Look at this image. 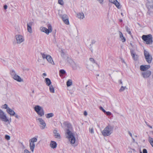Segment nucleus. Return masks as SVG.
<instances>
[{"label": "nucleus", "instance_id": "nucleus-1", "mask_svg": "<svg viewBox=\"0 0 153 153\" xmlns=\"http://www.w3.org/2000/svg\"><path fill=\"white\" fill-rule=\"evenodd\" d=\"M67 128L65 132L66 138L70 142L71 144H74L75 141V138L74 133L72 132V128L71 125L68 124Z\"/></svg>", "mask_w": 153, "mask_h": 153}, {"label": "nucleus", "instance_id": "nucleus-2", "mask_svg": "<svg viewBox=\"0 0 153 153\" xmlns=\"http://www.w3.org/2000/svg\"><path fill=\"white\" fill-rule=\"evenodd\" d=\"M114 126L110 125L106 127L102 132V134L105 137L109 136L112 133Z\"/></svg>", "mask_w": 153, "mask_h": 153}, {"label": "nucleus", "instance_id": "nucleus-3", "mask_svg": "<svg viewBox=\"0 0 153 153\" xmlns=\"http://www.w3.org/2000/svg\"><path fill=\"white\" fill-rule=\"evenodd\" d=\"M10 73L12 78L14 80L19 82H23V79L19 76L16 73L14 70H11L10 71Z\"/></svg>", "mask_w": 153, "mask_h": 153}, {"label": "nucleus", "instance_id": "nucleus-4", "mask_svg": "<svg viewBox=\"0 0 153 153\" xmlns=\"http://www.w3.org/2000/svg\"><path fill=\"white\" fill-rule=\"evenodd\" d=\"M0 120L5 123H7L8 124H10L11 122V119H9L7 116L6 114L1 109H0Z\"/></svg>", "mask_w": 153, "mask_h": 153}, {"label": "nucleus", "instance_id": "nucleus-5", "mask_svg": "<svg viewBox=\"0 0 153 153\" xmlns=\"http://www.w3.org/2000/svg\"><path fill=\"white\" fill-rule=\"evenodd\" d=\"M35 111L40 117H42L44 115L45 112L43 108L39 105H36L34 108Z\"/></svg>", "mask_w": 153, "mask_h": 153}, {"label": "nucleus", "instance_id": "nucleus-6", "mask_svg": "<svg viewBox=\"0 0 153 153\" xmlns=\"http://www.w3.org/2000/svg\"><path fill=\"white\" fill-rule=\"evenodd\" d=\"M37 140V137H34L31 138L29 140V146L30 150L33 152L34 149L35 148V143L36 142Z\"/></svg>", "mask_w": 153, "mask_h": 153}, {"label": "nucleus", "instance_id": "nucleus-7", "mask_svg": "<svg viewBox=\"0 0 153 153\" xmlns=\"http://www.w3.org/2000/svg\"><path fill=\"white\" fill-rule=\"evenodd\" d=\"M142 38L147 44H151L152 42V37L151 34L147 35H143L142 36Z\"/></svg>", "mask_w": 153, "mask_h": 153}, {"label": "nucleus", "instance_id": "nucleus-8", "mask_svg": "<svg viewBox=\"0 0 153 153\" xmlns=\"http://www.w3.org/2000/svg\"><path fill=\"white\" fill-rule=\"evenodd\" d=\"M41 55L43 59H46L52 65H54V63L52 57L49 55H47L45 53H41Z\"/></svg>", "mask_w": 153, "mask_h": 153}, {"label": "nucleus", "instance_id": "nucleus-9", "mask_svg": "<svg viewBox=\"0 0 153 153\" xmlns=\"http://www.w3.org/2000/svg\"><path fill=\"white\" fill-rule=\"evenodd\" d=\"M47 27L48 29L43 27H41L40 28V30L42 32L45 33L47 34H48L49 33H51L52 31V27L51 25L50 24L47 25Z\"/></svg>", "mask_w": 153, "mask_h": 153}, {"label": "nucleus", "instance_id": "nucleus-10", "mask_svg": "<svg viewBox=\"0 0 153 153\" xmlns=\"http://www.w3.org/2000/svg\"><path fill=\"white\" fill-rule=\"evenodd\" d=\"M144 54L146 61L148 63H150L152 59V56L148 51L146 50L144 51Z\"/></svg>", "mask_w": 153, "mask_h": 153}, {"label": "nucleus", "instance_id": "nucleus-11", "mask_svg": "<svg viewBox=\"0 0 153 153\" xmlns=\"http://www.w3.org/2000/svg\"><path fill=\"white\" fill-rule=\"evenodd\" d=\"M36 120L39 123L40 127L41 129H43L45 128L46 126V124L42 118H36Z\"/></svg>", "mask_w": 153, "mask_h": 153}, {"label": "nucleus", "instance_id": "nucleus-12", "mask_svg": "<svg viewBox=\"0 0 153 153\" xmlns=\"http://www.w3.org/2000/svg\"><path fill=\"white\" fill-rule=\"evenodd\" d=\"M16 38L17 43L20 44L23 42L24 40L23 37L21 35H17L16 36Z\"/></svg>", "mask_w": 153, "mask_h": 153}, {"label": "nucleus", "instance_id": "nucleus-13", "mask_svg": "<svg viewBox=\"0 0 153 153\" xmlns=\"http://www.w3.org/2000/svg\"><path fill=\"white\" fill-rule=\"evenodd\" d=\"M33 25L34 22H31L27 23V30L30 33H32L31 27Z\"/></svg>", "mask_w": 153, "mask_h": 153}, {"label": "nucleus", "instance_id": "nucleus-14", "mask_svg": "<svg viewBox=\"0 0 153 153\" xmlns=\"http://www.w3.org/2000/svg\"><path fill=\"white\" fill-rule=\"evenodd\" d=\"M131 55L133 59L135 61H137L138 60V56L136 54L135 52L133 50H131Z\"/></svg>", "mask_w": 153, "mask_h": 153}, {"label": "nucleus", "instance_id": "nucleus-15", "mask_svg": "<svg viewBox=\"0 0 153 153\" xmlns=\"http://www.w3.org/2000/svg\"><path fill=\"white\" fill-rule=\"evenodd\" d=\"M151 74V72L150 71H146L143 72L142 73V74L144 78H147Z\"/></svg>", "mask_w": 153, "mask_h": 153}, {"label": "nucleus", "instance_id": "nucleus-16", "mask_svg": "<svg viewBox=\"0 0 153 153\" xmlns=\"http://www.w3.org/2000/svg\"><path fill=\"white\" fill-rule=\"evenodd\" d=\"M62 18L63 21L67 25H68L69 24L68 17L66 15H63L62 17Z\"/></svg>", "mask_w": 153, "mask_h": 153}, {"label": "nucleus", "instance_id": "nucleus-17", "mask_svg": "<svg viewBox=\"0 0 153 153\" xmlns=\"http://www.w3.org/2000/svg\"><path fill=\"white\" fill-rule=\"evenodd\" d=\"M150 67L149 65H141L140 67V69L141 71H145L148 69Z\"/></svg>", "mask_w": 153, "mask_h": 153}, {"label": "nucleus", "instance_id": "nucleus-18", "mask_svg": "<svg viewBox=\"0 0 153 153\" xmlns=\"http://www.w3.org/2000/svg\"><path fill=\"white\" fill-rule=\"evenodd\" d=\"M77 17L80 20H82L85 18V15L82 12L79 13L77 14Z\"/></svg>", "mask_w": 153, "mask_h": 153}, {"label": "nucleus", "instance_id": "nucleus-19", "mask_svg": "<svg viewBox=\"0 0 153 153\" xmlns=\"http://www.w3.org/2000/svg\"><path fill=\"white\" fill-rule=\"evenodd\" d=\"M7 111L8 113L11 116L14 115L15 112L12 109L10 108H8L7 110Z\"/></svg>", "mask_w": 153, "mask_h": 153}, {"label": "nucleus", "instance_id": "nucleus-20", "mask_svg": "<svg viewBox=\"0 0 153 153\" xmlns=\"http://www.w3.org/2000/svg\"><path fill=\"white\" fill-rule=\"evenodd\" d=\"M119 36L120 39V40L123 42H124L126 41V39L123 36V33L120 31H119Z\"/></svg>", "mask_w": 153, "mask_h": 153}, {"label": "nucleus", "instance_id": "nucleus-21", "mask_svg": "<svg viewBox=\"0 0 153 153\" xmlns=\"http://www.w3.org/2000/svg\"><path fill=\"white\" fill-rule=\"evenodd\" d=\"M50 146L52 148L55 149L57 146V144L55 142L52 141L51 142Z\"/></svg>", "mask_w": 153, "mask_h": 153}, {"label": "nucleus", "instance_id": "nucleus-22", "mask_svg": "<svg viewBox=\"0 0 153 153\" xmlns=\"http://www.w3.org/2000/svg\"><path fill=\"white\" fill-rule=\"evenodd\" d=\"M45 81L46 85L47 86H49L51 85V82L50 79L49 78H45Z\"/></svg>", "mask_w": 153, "mask_h": 153}, {"label": "nucleus", "instance_id": "nucleus-23", "mask_svg": "<svg viewBox=\"0 0 153 153\" xmlns=\"http://www.w3.org/2000/svg\"><path fill=\"white\" fill-rule=\"evenodd\" d=\"M54 136L55 138L58 139L60 138V134L57 132V131L56 130H54Z\"/></svg>", "mask_w": 153, "mask_h": 153}, {"label": "nucleus", "instance_id": "nucleus-24", "mask_svg": "<svg viewBox=\"0 0 153 153\" xmlns=\"http://www.w3.org/2000/svg\"><path fill=\"white\" fill-rule=\"evenodd\" d=\"M46 117L47 118H49L52 117L54 116V114L52 113H48L45 115Z\"/></svg>", "mask_w": 153, "mask_h": 153}, {"label": "nucleus", "instance_id": "nucleus-25", "mask_svg": "<svg viewBox=\"0 0 153 153\" xmlns=\"http://www.w3.org/2000/svg\"><path fill=\"white\" fill-rule=\"evenodd\" d=\"M148 140L151 146L153 147V138L150 136H149Z\"/></svg>", "mask_w": 153, "mask_h": 153}, {"label": "nucleus", "instance_id": "nucleus-26", "mask_svg": "<svg viewBox=\"0 0 153 153\" xmlns=\"http://www.w3.org/2000/svg\"><path fill=\"white\" fill-rule=\"evenodd\" d=\"M114 4L119 9H120L121 8V6L120 3L117 0V1H116Z\"/></svg>", "mask_w": 153, "mask_h": 153}, {"label": "nucleus", "instance_id": "nucleus-27", "mask_svg": "<svg viewBox=\"0 0 153 153\" xmlns=\"http://www.w3.org/2000/svg\"><path fill=\"white\" fill-rule=\"evenodd\" d=\"M49 91L51 93H54L55 92L54 88L52 85L49 86Z\"/></svg>", "mask_w": 153, "mask_h": 153}, {"label": "nucleus", "instance_id": "nucleus-28", "mask_svg": "<svg viewBox=\"0 0 153 153\" xmlns=\"http://www.w3.org/2000/svg\"><path fill=\"white\" fill-rule=\"evenodd\" d=\"M126 89H127L126 86H122L119 90V91L120 92H123Z\"/></svg>", "mask_w": 153, "mask_h": 153}, {"label": "nucleus", "instance_id": "nucleus-29", "mask_svg": "<svg viewBox=\"0 0 153 153\" xmlns=\"http://www.w3.org/2000/svg\"><path fill=\"white\" fill-rule=\"evenodd\" d=\"M72 81L71 79H68L66 83L68 87H69L72 84Z\"/></svg>", "mask_w": 153, "mask_h": 153}, {"label": "nucleus", "instance_id": "nucleus-30", "mask_svg": "<svg viewBox=\"0 0 153 153\" xmlns=\"http://www.w3.org/2000/svg\"><path fill=\"white\" fill-rule=\"evenodd\" d=\"M126 31L130 35H131V33L130 30V29L127 26H126Z\"/></svg>", "mask_w": 153, "mask_h": 153}, {"label": "nucleus", "instance_id": "nucleus-31", "mask_svg": "<svg viewBox=\"0 0 153 153\" xmlns=\"http://www.w3.org/2000/svg\"><path fill=\"white\" fill-rule=\"evenodd\" d=\"M58 3L61 5H63L64 4L63 0H58Z\"/></svg>", "mask_w": 153, "mask_h": 153}, {"label": "nucleus", "instance_id": "nucleus-32", "mask_svg": "<svg viewBox=\"0 0 153 153\" xmlns=\"http://www.w3.org/2000/svg\"><path fill=\"white\" fill-rule=\"evenodd\" d=\"M65 73V71L64 70H61L59 71V74L60 76H61V74H64Z\"/></svg>", "mask_w": 153, "mask_h": 153}, {"label": "nucleus", "instance_id": "nucleus-33", "mask_svg": "<svg viewBox=\"0 0 153 153\" xmlns=\"http://www.w3.org/2000/svg\"><path fill=\"white\" fill-rule=\"evenodd\" d=\"M147 7L149 10H150V9L152 11L153 10V5H150L149 6L147 5Z\"/></svg>", "mask_w": 153, "mask_h": 153}, {"label": "nucleus", "instance_id": "nucleus-34", "mask_svg": "<svg viewBox=\"0 0 153 153\" xmlns=\"http://www.w3.org/2000/svg\"><path fill=\"white\" fill-rule=\"evenodd\" d=\"M1 108L4 109H6L7 110V108H9L8 107V105L7 104H5L2 105V106L1 107Z\"/></svg>", "mask_w": 153, "mask_h": 153}, {"label": "nucleus", "instance_id": "nucleus-35", "mask_svg": "<svg viewBox=\"0 0 153 153\" xmlns=\"http://www.w3.org/2000/svg\"><path fill=\"white\" fill-rule=\"evenodd\" d=\"M5 139L7 140H9L10 139V136L7 135H6L5 136Z\"/></svg>", "mask_w": 153, "mask_h": 153}, {"label": "nucleus", "instance_id": "nucleus-36", "mask_svg": "<svg viewBox=\"0 0 153 153\" xmlns=\"http://www.w3.org/2000/svg\"><path fill=\"white\" fill-rule=\"evenodd\" d=\"M97 1L101 4H103L104 0H97Z\"/></svg>", "mask_w": 153, "mask_h": 153}, {"label": "nucleus", "instance_id": "nucleus-37", "mask_svg": "<svg viewBox=\"0 0 153 153\" xmlns=\"http://www.w3.org/2000/svg\"><path fill=\"white\" fill-rule=\"evenodd\" d=\"M109 1L114 4L117 1V0H109Z\"/></svg>", "mask_w": 153, "mask_h": 153}, {"label": "nucleus", "instance_id": "nucleus-38", "mask_svg": "<svg viewBox=\"0 0 153 153\" xmlns=\"http://www.w3.org/2000/svg\"><path fill=\"white\" fill-rule=\"evenodd\" d=\"M106 114L108 116H110L111 114V113L109 111H106L105 112Z\"/></svg>", "mask_w": 153, "mask_h": 153}, {"label": "nucleus", "instance_id": "nucleus-39", "mask_svg": "<svg viewBox=\"0 0 153 153\" xmlns=\"http://www.w3.org/2000/svg\"><path fill=\"white\" fill-rule=\"evenodd\" d=\"M100 110H101L104 113H105L106 112V111L102 107H100Z\"/></svg>", "mask_w": 153, "mask_h": 153}, {"label": "nucleus", "instance_id": "nucleus-40", "mask_svg": "<svg viewBox=\"0 0 153 153\" xmlns=\"http://www.w3.org/2000/svg\"><path fill=\"white\" fill-rule=\"evenodd\" d=\"M23 153H30V152L27 149H25L24 150Z\"/></svg>", "mask_w": 153, "mask_h": 153}, {"label": "nucleus", "instance_id": "nucleus-41", "mask_svg": "<svg viewBox=\"0 0 153 153\" xmlns=\"http://www.w3.org/2000/svg\"><path fill=\"white\" fill-rule=\"evenodd\" d=\"M89 60L91 62H92L93 63H95L94 60L93 58H90Z\"/></svg>", "mask_w": 153, "mask_h": 153}, {"label": "nucleus", "instance_id": "nucleus-42", "mask_svg": "<svg viewBox=\"0 0 153 153\" xmlns=\"http://www.w3.org/2000/svg\"><path fill=\"white\" fill-rule=\"evenodd\" d=\"M90 132L91 134H93L94 133V129L93 128H91L90 129Z\"/></svg>", "mask_w": 153, "mask_h": 153}, {"label": "nucleus", "instance_id": "nucleus-43", "mask_svg": "<svg viewBox=\"0 0 153 153\" xmlns=\"http://www.w3.org/2000/svg\"><path fill=\"white\" fill-rule=\"evenodd\" d=\"M143 153H148L147 150L146 149H143Z\"/></svg>", "mask_w": 153, "mask_h": 153}, {"label": "nucleus", "instance_id": "nucleus-44", "mask_svg": "<svg viewBox=\"0 0 153 153\" xmlns=\"http://www.w3.org/2000/svg\"><path fill=\"white\" fill-rule=\"evenodd\" d=\"M14 116L16 118H19V116L17 114H16V113H15V114Z\"/></svg>", "mask_w": 153, "mask_h": 153}, {"label": "nucleus", "instance_id": "nucleus-45", "mask_svg": "<svg viewBox=\"0 0 153 153\" xmlns=\"http://www.w3.org/2000/svg\"><path fill=\"white\" fill-rule=\"evenodd\" d=\"M118 82H119V83H120V84L122 85L123 84V82H122L121 80H119L118 81Z\"/></svg>", "mask_w": 153, "mask_h": 153}, {"label": "nucleus", "instance_id": "nucleus-46", "mask_svg": "<svg viewBox=\"0 0 153 153\" xmlns=\"http://www.w3.org/2000/svg\"><path fill=\"white\" fill-rule=\"evenodd\" d=\"M145 123H146V125H147V126L149 127L150 128H152V127L151 126H150L149 125H148L147 124V122H146L145 121Z\"/></svg>", "mask_w": 153, "mask_h": 153}, {"label": "nucleus", "instance_id": "nucleus-47", "mask_svg": "<svg viewBox=\"0 0 153 153\" xmlns=\"http://www.w3.org/2000/svg\"><path fill=\"white\" fill-rule=\"evenodd\" d=\"M84 114L85 116H87V112L86 111H84Z\"/></svg>", "mask_w": 153, "mask_h": 153}, {"label": "nucleus", "instance_id": "nucleus-48", "mask_svg": "<svg viewBox=\"0 0 153 153\" xmlns=\"http://www.w3.org/2000/svg\"><path fill=\"white\" fill-rule=\"evenodd\" d=\"M7 5H5L4 6V8L5 9H7Z\"/></svg>", "mask_w": 153, "mask_h": 153}, {"label": "nucleus", "instance_id": "nucleus-49", "mask_svg": "<svg viewBox=\"0 0 153 153\" xmlns=\"http://www.w3.org/2000/svg\"><path fill=\"white\" fill-rule=\"evenodd\" d=\"M43 76H47L46 74L45 73H44L42 74Z\"/></svg>", "mask_w": 153, "mask_h": 153}, {"label": "nucleus", "instance_id": "nucleus-50", "mask_svg": "<svg viewBox=\"0 0 153 153\" xmlns=\"http://www.w3.org/2000/svg\"><path fill=\"white\" fill-rule=\"evenodd\" d=\"M128 133H129V135L131 136V137H132V134L129 131L128 132Z\"/></svg>", "mask_w": 153, "mask_h": 153}, {"label": "nucleus", "instance_id": "nucleus-51", "mask_svg": "<svg viewBox=\"0 0 153 153\" xmlns=\"http://www.w3.org/2000/svg\"><path fill=\"white\" fill-rule=\"evenodd\" d=\"M119 21L120 22H122V20L121 19H119Z\"/></svg>", "mask_w": 153, "mask_h": 153}, {"label": "nucleus", "instance_id": "nucleus-52", "mask_svg": "<svg viewBox=\"0 0 153 153\" xmlns=\"http://www.w3.org/2000/svg\"><path fill=\"white\" fill-rule=\"evenodd\" d=\"M121 15L123 16V13H121Z\"/></svg>", "mask_w": 153, "mask_h": 153}, {"label": "nucleus", "instance_id": "nucleus-53", "mask_svg": "<svg viewBox=\"0 0 153 153\" xmlns=\"http://www.w3.org/2000/svg\"><path fill=\"white\" fill-rule=\"evenodd\" d=\"M132 150L133 151H135V150L134 149H132Z\"/></svg>", "mask_w": 153, "mask_h": 153}, {"label": "nucleus", "instance_id": "nucleus-54", "mask_svg": "<svg viewBox=\"0 0 153 153\" xmlns=\"http://www.w3.org/2000/svg\"><path fill=\"white\" fill-rule=\"evenodd\" d=\"M149 4H150V5H151L152 3H149Z\"/></svg>", "mask_w": 153, "mask_h": 153}, {"label": "nucleus", "instance_id": "nucleus-55", "mask_svg": "<svg viewBox=\"0 0 153 153\" xmlns=\"http://www.w3.org/2000/svg\"><path fill=\"white\" fill-rule=\"evenodd\" d=\"M87 86H88V85H86V86H85V87L86 88V87H87Z\"/></svg>", "mask_w": 153, "mask_h": 153}, {"label": "nucleus", "instance_id": "nucleus-56", "mask_svg": "<svg viewBox=\"0 0 153 153\" xmlns=\"http://www.w3.org/2000/svg\"><path fill=\"white\" fill-rule=\"evenodd\" d=\"M34 91H33V92H32L33 93H34Z\"/></svg>", "mask_w": 153, "mask_h": 153}, {"label": "nucleus", "instance_id": "nucleus-57", "mask_svg": "<svg viewBox=\"0 0 153 153\" xmlns=\"http://www.w3.org/2000/svg\"><path fill=\"white\" fill-rule=\"evenodd\" d=\"M140 153H142V152L141 151H140Z\"/></svg>", "mask_w": 153, "mask_h": 153}, {"label": "nucleus", "instance_id": "nucleus-58", "mask_svg": "<svg viewBox=\"0 0 153 153\" xmlns=\"http://www.w3.org/2000/svg\"><path fill=\"white\" fill-rule=\"evenodd\" d=\"M27 71H28L29 70V69H27Z\"/></svg>", "mask_w": 153, "mask_h": 153}]
</instances>
